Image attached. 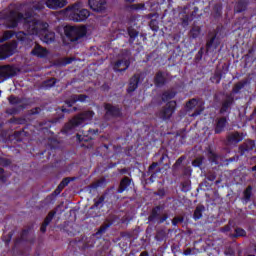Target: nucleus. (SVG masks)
<instances>
[{
	"label": "nucleus",
	"mask_w": 256,
	"mask_h": 256,
	"mask_svg": "<svg viewBox=\"0 0 256 256\" xmlns=\"http://www.w3.org/2000/svg\"><path fill=\"white\" fill-rule=\"evenodd\" d=\"M23 23L27 34L18 32L16 38L24 46L33 41V35H38L44 43H51L55 40V33L47 30L49 24L35 20L30 15L23 16L19 11H13L6 17L7 27H17Z\"/></svg>",
	"instance_id": "1"
},
{
	"label": "nucleus",
	"mask_w": 256,
	"mask_h": 256,
	"mask_svg": "<svg viewBox=\"0 0 256 256\" xmlns=\"http://www.w3.org/2000/svg\"><path fill=\"white\" fill-rule=\"evenodd\" d=\"M66 14L68 15L70 21H75L76 23L87 20L88 17L91 15L89 13V10L83 7L82 2H77L72 6H69L66 9Z\"/></svg>",
	"instance_id": "2"
},
{
	"label": "nucleus",
	"mask_w": 256,
	"mask_h": 256,
	"mask_svg": "<svg viewBox=\"0 0 256 256\" xmlns=\"http://www.w3.org/2000/svg\"><path fill=\"white\" fill-rule=\"evenodd\" d=\"M64 33L66 37L70 38V41H77V39L87 35V29L84 26H66Z\"/></svg>",
	"instance_id": "3"
},
{
	"label": "nucleus",
	"mask_w": 256,
	"mask_h": 256,
	"mask_svg": "<svg viewBox=\"0 0 256 256\" xmlns=\"http://www.w3.org/2000/svg\"><path fill=\"white\" fill-rule=\"evenodd\" d=\"M94 113L92 111L85 112L78 117H75L71 122V127H79V125H83L86 121H91L93 119Z\"/></svg>",
	"instance_id": "4"
},
{
	"label": "nucleus",
	"mask_w": 256,
	"mask_h": 256,
	"mask_svg": "<svg viewBox=\"0 0 256 256\" xmlns=\"http://www.w3.org/2000/svg\"><path fill=\"white\" fill-rule=\"evenodd\" d=\"M17 51V42L10 45L0 46V59H7V57L13 55Z\"/></svg>",
	"instance_id": "5"
},
{
	"label": "nucleus",
	"mask_w": 256,
	"mask_h": 256,
	"mask_svg": "<svg viewBox=\"0 0 256 256\" xmlns=\"http://www.w3.org/2000/svg\"><path fill=\"white\" fill-rule=\"evenodd\" d=\"M43 3L48 9H53L54 11L67 6V0H43Z\"/></svg>",
	"instance_id": "6"
},
{
	"label": "nucleus",
	"mask_w": 256,
	"mask_h": 256,
	"mask_svg": "<svg viewBox=\"0 0 256 256\" xmlns=\"http://www.w3.org/2000/svg\"><path fill=\"white\" fill-rule=\"evenodd\" d=\"M88 3L92 11H104L107 7V0H88Z\"/></svg>",
	"instance_id": "7"
},
{
	"label": "nucleus",
	"mask_w": 256,
	"mask_h": 256,
	"mask_svg": "<svg viewBox=\"0 0 256 256\" xmlns=\"http://www.w3.org/2000/svg\"><path fill=\"white\" fill-rule=\"evenodd\" d=\"M186 107L189 111L191 110H195V113H192V117H197V115H199L203 109H201V103H199V101L192 99L190 100L187 104Z\"/></svg>",
	"instance_id": "8"
},
{
	"label": "nucleus",
	"mask_w": 256,
	"mask_h": 256,
	"mask_svg": "<svg viewBox=\"0 0 256 256\" xmlns=\"http://www.w3.org/2000/svg\"><path fill=\"white\" fill-rule=\"evenodd\" d=\"M31 53L35 57L43 58V57H47L49 52H47V49H45V48L39 46L38 44H36Z\"/></svg>",
	"instance_id": "9"
},
{
	"label": "nucleus",
	"mask_w": 256,
	"mask_h": 256,
	"mask_svg": "<svg viewBox=\"0 0 256 256\" xmlns=\"http://www.w3.org/2000/svg\"><path fill=\"white\" fill-rule=\"evenodd\" d=\"M15 75V69L12 66L0 67V77H13Z\"/></svg>",
	"instance_id": "10"
},
{
	"label": "nucleus",
	"mask_w": 256,
	"mask_h": 256,
	"mask_svg": "<svg viewBox=\"0 0 256 256\" xmlns=\"http://www.w3.org/2000/svg\"><path fill=\"white\" fill-rule=\"evenodd\" d=\"M128 68H129V61L127 60L118 61L114 65V69L116 71H127Z\"/></svg>",
	"instance_id": "11"
},
{
	"label": "nucleus",
	"mask_w": 256,
	"mask_h": 256,
	"mask_svg": "<svg viewBox=\"0 0 256 256\" xmlns=\"http://www.w3.org/2000/svg\"><path fill=\"white\" fill-rule=\"evenodd\" d=\"M53 217H55V213L51 212L48 214L47 218L44 221V224L40 228L42 233H45V231L47 229V225H49V223H51V221L53 220Z\"/></svg>",
	"instance_id": "12"
},
{
	"label": "nucleus",
	"mask_w": 256,
	"mask_h": 256,
	"mask_svg": "<svg viewBox=\"0 0 256 256\" xmlns=\"http://www.w3.org/2000/svg\"><path fill=\"white\" fill-rule=\"evenodd\" d=\"M139 83V80L137 79V77H134L130 80V84L128 87V92L129 93H133V91H135L137 89V85Z\"/></svg>",
	"instance_id": "13"
},
{
	"label": "nucleus",
	"mask_w": 256,
	"mask_h": 256,
	"mask_svg": "<svg viewBox=\"0 0 256 256\" xmlns=\"http://www.w3.org/2000/svg\"><path fill=\"white\" fill-rule=\"evenodd\" d=\"M106 109V113L107 115H118L119 114V110L115 107H113L111 104H107L105 106Z\"/></svg>",
	"instance_id": "14"
},
{
	"label": "nucleus",
	"mask_w": 256,
	"mask_h": 256,
	"mask_svg": "<svg viewBox=\"0 0 256 256\" xmlns=\"http://www.w3.org/2000/svg\"><path fill=\"white\" fill-rule=\"evenodd\" d=\"M225 125H227V120L224 118H221L216 126V133H221V131H223Z\"/></svg>",
	"instance_id": "15"
},
{
	"label": "nucleus",
	"mask_w": 256,
	"mask_h": 256,
	"mask_svg": "<svg viewBox=\"0 0 256 256\" xmlns=\"http://www.w3.org/2000/svg\"><path fill=\"white\" fill-rule=\"evenodd\" d=\"M129 185H131V180L125 178L121 181L120 183V193H123V191H125V189H127V187H129Z\"/></svg>",
	"instance_id": "16"
},
{
	"label": "nucleus",
	"mask_w": 256,
	"mask_h": 256,
	"mask_svg": "<svg viewBox=\"0 0 256 256\" xmlns=\"http://www.w3.org/2000/svg\"><path fill=\"white\" fill-rule=\"evenodd\" d=\"M69 182H70L69 178H65V179L59 184V186H58V189H57L58 193H61V191H63V189H64L65 187H67V185H69Z\"/></svg>",
	"instance_id": "17"
},
{
	"label": "nucleus",
	"mask_w": 256,
	"mask_h": 256,
	"mask_svg": "<svg viewBox=\"0 0 256 256\" xmlns=\"http://www.w3.org/2000/svg\"><path fill=\"white\" fill-rule=\"evenodd\" d=\"M201 33V28L199 26H194L192 30L190 31L191 37H199V34Z\"/></svg>",
	"instance_id": "18"
},
{
	"label": "nucleus",
	"mask_w": 256,
	"mask_h": 256,
	"mask_svg": "<svg viewBox=\"0 0 256 256\" xmlns=\"http://www.w3.org/2000/svg\"><path fill=\"white\" fill-rule=\"evenodd\" d=\"M89 135L83 134V136H81L78 134L77 137H78L79 141H89V139H93V136H91V135H93V131H89Z\"/></svg>",
	"instance_id": "19"
},
{
	"label": "nucleus",
	"mask_w": 256,
	"mask_h": 256,
	"mask_svg": "<svg viewBox=\"0 0 256 256\" xmlns=\"http://www.w3.org/2000/svg\"><path fill=\"white\" fill-rule=\"evenodd\" d=\"M203 209H204L203 206H198L196 208V210L194 212V219H201V216H202L201 213H203Z\"/></svg>",
	"instance_id": "20"
},
{
	"label": "nucleus",
	"mask_w": 256,
	"mask_h": 256,
	"mask_svg": "<svg viewBox=\"0 0 256 256\" xmlns=\"http://www.w3.org/2000/svg\"><path fill=\"white\" fill-rule=\"evenodd\" d=\"M155 82L158 85H163V83H165V78L163 77V73H158L156 75Z\"/></svg>",
	"instance_id": "21"
},
{
	"label": "nucleus",
	"mask_w": 256,
	"mask_h": 256,
	"mask_svg": "<svg viewBox=\"0 0 256 256\" xmlns=\"http://www.w3.org/2000/svg\"><path fill=\"white\" fill-rule=\"evenodd\" d=\"M245 235H246L245 230H243L241 228L235 229V237H245Z\"/></svg>",
	"instance_id": "22"
},
{
	"label": "nucleus",
	"mask_w": 256,
	"mask_h": 256,
	"mask_svg": "<svg viewBox=\"0 0 256 256\" xmlns=\"http://www.w3.org/2000/svg\"><path fill=\"white\" fill-rule=\"evenodd\" d=\"M244 199H245V201H249V199H251V187H248L244 191Z\"/></svg>",
	"instance_id": "23"
},
{
	"label": "nucleus",
	"mask_w": 256,
	"mask_h": 256,
	"mask_svg": "<svg viewBox=\"0 0 256 256\" xmlns=\"http://www.w3.org/2000/svg\"><path fill=\"white\" fill-rule=\"evenodd\" d=\"M87 99V96L85 95H78L76 98H73V103H77V101H80L83 103Z\"/></svg>",
	"instance_id": "24"
},
{
	"label": "nucleus",
	"mask_w": 256,
	"mask_h": 256,
	"mask_svg": "<svg viewBox=\"0 0 256 256\" xmlns=\"http://www.w3.org/2000/svg\"><path fill=\"white\" fill-rule=\"evenodd\" d=\"M173 111H174V108L171 107V108H168L164 111V117L165 119H169V116L170 115H173Z\"/></svg>",
	"instance_id": "25"
},
{
	"label": "nucleus",
	"mask_w": 256,
	"mask_h": 256,
	"mask_svg": "<svg viewBox=\"0 0 256 256\" xmlns=\"http://www.w3.org/2000/svg\"><path fill=\"white\" fill-rule=\"evenodd\" d=\"M13 37V32L12 31H7L4 33L3 38L1 41H7V39H11Z\"/></svg>",
	"instance_id": "26"
},
{
	"label": "nucleus",
	"mask_w": 256,
	"mask_h": 256,
	"mask_svg": "<svg viewBox=\"0 0 256 256\" xmlns=\"http://www.w3.org/2000/svg\"><path fill=\"white\" fill-rule=\"evenodd\" d=\"M231 139H232V141L239 143V141H241V136L239 135V133L236 132V133L232 134Z\"/></svg>",
	"instance_id": "27"
},
{
	"label": "nucleus",
	"mask_w": 256,
	"mask_h": 256,
	"mask_svg": "<svg viewBox=\"0 0 256 256\" xmlns=\"http://www.w3.org/2000/svg\"><path fill=\"white\" fill-rule=\"evenodd\" d=\"M155 23H157L155 20H152L150 22V27H151L152 31H157L159 29V26H156Z\"/></svg>",
	"instance_id": "28"
},
{
	"label": "nucleus",
	"mask_w": 256,
	"mask_h": 256,
	"mask_svg": "<svg viewBox=\"0 0 256 256\" xmlns=\"http://www.w3.org/2000/svg\"><path fill=\"white\" fill-rule=\"evenodd\" d=\"M171 97H175V94H170V95H169V93H165V94L163 95V99H171Z\"/></svg>",
	"instance_id": "29"
},
{
	"label": "nucleus",
	"mask_w": 256,
	"mask_h": 256,
	"mask_svg": "<svg viewBox=\"0 0 256 256\" xmlns=\"http://www.w3.org/2000/svg\"><path fill=\"white\" fill-rule=\"evenodd\" d=\"M3 180V168H0V181Z\"/></svg>",
	"instance_id": "30"
},
{
	"label": "nucleus",
	"mask_w": 256,
	"mask_h": 256,
	"mask_svg": "<svg viewBox=\"0 0 256 256\" xmlns=\"http://www.w3.org/2000/svg\"><path fill=\"white\" fill-rule=\"evenodd\" d=\"M35 9H36V10L43 9V4H41V5H39V6H36Z\"/></svg>",
	"instance_id": "31"
},
{
	"label": "nucleus",
	"mask_w": 256,
	"mask_h": 256,
	"mask_svg": "<svg viewBox=\"0 0 256 256\" xmlns=\"http://www.w3.org/2000/svg\"><path fill=\"white\" fill-rule=\"evenodd\" d=\"M50 83H52V85H55V79H51Z\"/></svg>",
	"instance_id": "32"
},
{
	"label": "nucleus",
	"mask_w": 256,
	"mask_h": 256,
	"mask_svg": "<svg viewBox=\"0 0 256 256\" xmlns=\"http://www.w3.org/2000/svg\"><path fill=\"white\" fill-rule=\"evenodd\" d=\"M193 165H194V167H197V165H199V164H197V161H194Z\"/></svg>",
	"instance_id": "33"
},
{
	"label": "nucleus",
	"mask_w": 256,
	"mask_h": 256,
	"mask_svg": "<svg viewBox=\"0 0 256 256\" xmlns=\"http://www.w3.org/2000/svg\"><path fill=\"white\" fill-rule=\"evenodd\" d=\"M170 105H175V102H171Z\"/></svg>",
	"instance_id": "34"
},
{
	"label": "nucleus",
	"mask_w": 256,
	"mask_h": 256,
	"mask_svg": "<svg viewBox=\"0 0 256 256\" xmlns=\"http://www.w3.org/2000/svg\"><path fill=\"white\" fill-rule=\"evenodd\" d=\"M157 166V164H153L151 167H156Z\"/></svg>",
	"instance_id": "35"
},
{
	"label": "nucleus",
	"mask_w": 256,
	"mask_h": 256,
	"mask_svg": "<svg viewBox=\"0 0 256 256\" xmlns=\"http://www.w3.org/2000/svg\"><path fill=\"white\" fill-rule=\"evenodd\" d=\"M252 169H253V171H256V166H255V167H253Z\"/></svg>",
	"instance_id": "36"
},
{
	"label": "nucleus",
	"mask_w": 256,
	"mask_h": 256,
	"mask_svg": "<svg viewBox=\"0 0 256 256\" xmlns=\"http://www.w3.org/2000/svg\"><path fill=\"white\" fill-rule=\"evenodd\" d=\"M10 101H11V102L13 101V97H10Z\"/></svg>",
	"instance_id": "37"
},
{
	"label": "nucleus",
	"mask_w": 256,
	"mask_h": 256,
	"mask_svg": "<svg viewBox=\"0 0 256 256\" xmlns=\"http://www.w3.org/2000/svg\"><path fill=\"white\" fill-rule=\"evenodd\" d=\"M127 1L133 2V0H127Z\"/></svg>",
	"instance_id": "38"
},
{
	"label": "nucleus",
	"mask_w": 256,
	"mask_h": 256,
	"mask_svg": "<svg viewBox=\"0 0 256 256\" xmlns=\"http://www.w3.org/2000/svg\"><path fill=\"white\" fill-rule=\"evenodd\" d=\"M185 255H189V253L186 252Z\"/></svg>",
	"instance_id": "39"
},
{
	"label": "nucleus",
	"mask_w": 256,
	"mask_h": 256,
	"mask_svg": "<svg viewBox=\"0 0 256 256\" xmlns=\"http://www.w3.org/2000/svg\"><path fill=\"white\" fill-rule=\"evenodd\" d=\"M140 256H143V253Z\"/></svg>",
	"instance_id": "40"
},
{
	"label": "nucleus",
	"mask_w": 256,
	"mask_h": 256,
	"mask_svg": "<svg viewBox=\"0 0 256 256\" xmlns=\"http://www.w3.org/2000/svg\"><path fill=\"white\" fill-rule=\"evenodd\" d=\"M250 256H255V255H250Z\"/></svg>",
	"instance_id": "41"
}]
</instances>
